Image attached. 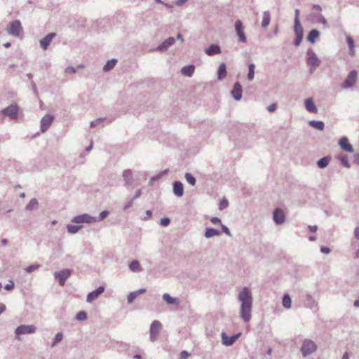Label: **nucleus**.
Returning a JSON list of instances; mask_svg holds the SVG:
<instances>
[{"instance_id": "14", "label": "nucleus", "mask_w": 359, "mask_h": 359, "mask_svg": "<svg viewBox=\"0 0 359 359\" xmlns=\"http://www.w3.org/2000/svg\"><path fill=\"white\" fill-rule=\"evenodd\" d=\"M122 177L126 187L131 186L134 182L133 171L130 169H126L122 172Z\"/></svg>"}, {"instance_id": "43", "label": "nucleus", "mask_w": 359, "mask_h": 359, "mask_svg": "<svg viewBox=\"0 0 359 359\" xmlns=\"http://www.w3.org/2000/svg\"><path fill=\"white\" fill-rule=\"evenodd\" d=\"M87 318V313L84 311L78 312L76 315V319L78 320H84Z\"/></svg>"}, {"instance_id": "44", "label": "nucleus", "mask_w": 359, "mask_h": 359, "mask_svg": "<svg viewBox=\"0 0 359 359\" xmlns=\"http://www.w3.org/2000/svg\"><path fill=\"white\" fill-rule=\"evenodd\" d=\"M40 267H41L40 264H32V265H30V266H27V268H25V271L27 273H32V272L39 269Z\"/></svg>"}, {"instance_id": "51", "label": "nucleus", "mask_w": 359, "mask_h": 359, "mask_svg": "<svg viewBox=\"0 0 359 359\" xmlns=\"http://www.w3.org/2000/svg\"><path fill=\"white\" fill-rule=\"evenodd\" d=\"M15 284L13 280H10L8 284L4 286L5 290H11L14 288Z\"/></svg>"}, {"instance_id": "56", "label": "nucleus", "mask_w": 359, "mask_h": 359, "mask_svg": "<svg viewBox=\"0 0 359 359\" xmlns=\"http://www.w3.org/2000/svg\"><path fill=\"white\" fill-rule=\"evenodd\" d=\"M65 72L69 74H74L76 72V69L75 67L69 66L65 69Z\"/></svg>"}, {"instance_id": "9", "label": "nucleus", "mask_w": 359, "mask_h": 359, "mask_svg": "<svg viewBox=\"0 0 359 359\" xmlns=\"http://www.w3.org/2000/svg\"><path fill=\"white\" fill-rule=\"evenodd\" d=\"M161 325V323L158 320H154L151 323L149 330V339L151 341L154 342L156 340Z\"/></svg>"}, {"instance_id": "47", "label": "nucleus", "mask_w": 359, "mask_h": 359, "mask_svg": "<svg viewBox=\"0 0 359 359\" xmlns=\"http://www.w3.org/2000/svg\"><path fill=\"white\" fill-rule=\"evenodd\" d=\"M170 223V219L169 217H163L160 220V224L163 226H167Z\"/></svg>"}, {"instance_id": "27", "label": "nucleus", "mask_w": 359, "mask_h": 359, "mask_svg": "<svg viewBox=\"0 0 359 359\" xmlns=\"http://www.w3.org/2000/svg\"><path fill=\"white\" fill-rule=\"evenodd\" d=\"M195 67L193 65L184 66L182 68L181 72L183 75L191 76L194 72Z\"/></svg>"}, {"instance_id": "33", "label": "nucleus", "mask_w": 359, "mask_h": 359, "mask_svg": "<svg viewBox=\"0 0 359 359\" xmlns=\"http://www.w3.org/2000/svg\"><path fill=\"white\" fill-rule=\"evenodd\" d=\"M129 269L133 272H137L142 271L140 262L137 260L132 261L129 264Z\"/></svg>"}, {"instance_id": "46", "label": "nucleus", "mask_w": 359, "mask_h": 359, "mask_svg": "<svg viewBox=\"0 0 359 359\" xmlns=\"http://www.w3.org/2000/svg\"><path fill=\"white\" fill-rule=\"evenodd\" d=\"M109 215V212L107 210H103L100 213L98 217H97V221H102L105 219Z\"/></svg>"}, {"instance_id": "8", "label": "nucleus", "mask_w": 359, "mask_h": 359, "mask_svg": "<svg viewBox=\"0 0 359 359\" xmlns=\"http://www.w3.org/2000/svg\"><path fill=\"white\" fill-rule=\"evenodd\" d=\"M71 274L72 270L67 269L55 272L54 277L55 279L58 280L59 285L60 286H64L66 280L71 276Z\"/></svg>"}, {"instance_id": "22", "label": "nucleus", "mask_w": 359, "mask_h": 359, "mask_svg": "<svg viewBox=\"0 0 359 359\" xmlns=\"http://www.w3.org/2000/svg\"><path fill=\"white\" fill-rule=\"evenodd\" d=\"M304 106L306 110L311 113H317L318 109L316 105L313 100V98L309 97L305 100Z\"/></svg>"}, {"instance_id": "32", "label": "nucleus", "mask_w": 359, "mask_h": 359, "mask_svg": "<svg viewBox=\"0 0 359 359\" xmlns=\"http://www.w3.org/2000/svg\"><path fill=\"white\" fill-rule=\"evenodd\" d=\"M270 21H271V15H270L269 11H264L263 13V20L262 22V27L263 28L266 27L269 25Z\"/></svg>"}, {"instance_id": "25", "label": "nucleus", "mask_w": 359, "mask_h": 359, "mask_svg": "<svg viewBox=\"0 0 359 359\" xmlns=\"http://www.w3.org/2000/svg\"><path fill=\"white\" fill-rule=\"evenodd\" d=\"M220 234H221V232L216 229L206 228L205 233H204V236L206 238H210L214 236H219Z\"/></svg>"}, {"instance_id": "49", "label": "nucleus", "mask_w": 359, "mask_h": 359, "mask_svg": "<svg viewBox=\"0 0 359 359\" xmlns=\"http://www.w3.org/2000/svg\"><path fill=\"white\" fill-rule=\"evenodd\" d=\"M221 227H222V231L224 233H225L228 236L232 237V235H231V232L229 231V229L226 226H225L224 224H221Z\"/></svg>"}, {"instance_id": "17", "label": "nucleus", "mask_w": 359, "mask_h": 359, "mask_svg": "<svg viewBox=\"0 0 359 359\" xmlns=\"http://www.w3.org/2000/svg\"><path fill=\"white\" fill-rule=\"evenodd\" d=\"M56 36V33L50 32L40 40V46L42 49L46 50L52 40Z\"/></svg>"}, {"instance_id": "11", "label": "nucleus", "mask_w": 359, "mask_h": 359, "mask_svg": "<svg viewBox=\"0 0 359 359\" xmlns=\"http://www.w3.org/2000/svg\"><path fill=\"white\" fill-rule=\"evenodd\" d=\"M273 219L277 225L283 224L285 221V215L282 209L277 208L273 210Z\"/></svg>"}, {"instance_id": "31", "label": "nucleus", "mask_w": 359, "mask_h": 359, "mask_svg": "<svg viewBox=\"0 0 359 359\" xmlns=\"http://www.w3.org/2000/svg\"><path fill=\"white\" fill-rule=\"evenodd\" d=\"M105 121H107V124L111 123V121H112L111 119L107 120V118H105V117L99 118H97L96 120L92 121L90 123V126L92 128L97 127V126H99L100 125L102 124Z\"/></svg>"}, {"instance_id": "41", "label": "nucleus", "mask_w": 359, "mask_h": 359, "mask_svg": "<svg viewBox=\"0 0 359 359\" xmlns=\"http://www.w3.org/2000/svg\"><path fill=\"white\" fill-rule=\"evenodd\" d=\"M81 228V226H76V225H73V224H68L67 226V231L69 233H77Z\"/></svg>"}, {"instance_id": "34", "label": "nucleus", "mask_w": 359, "mask_h": 359, "mask_svg": "<svg viewBox=\"0 0 359 359\" xmlns=\"http://www.w3.org/2000/svg\"><path fill=\"white\" fill-rule=\"evenodd\" d=\"M116 62L117 60L114 58L107 60V62H106L103 67V71L108 72L112 69L116 65Z\"/></svg>"}, {"instance_id": "58", "label": "nucleus", "mask_w": 359, "mask_h": 359, "mask_svg": "<svg viewBox=\"0 0 359 359\" xmlns=\"http://www.w3.org/2000/svg\"><path fill=\"white\" fill-rule=\"evenodd\" d=\"M320 251L323 253L329 254L331 251L330 248L326 246H323L320 248Z\"/></svg>"}, {"instance_id": "7", "label": "nucleus", "mask_w": 359, "mask_h": 359, "mask_svg": "<svg viewBox=\"0 0 359 359\" xmlns=\"http://www.w3.org/2000/svg\"><path fill=\"white\" fill-rule=\"evenodd\" d=\"M72 222L73 223L81 224V223H88L91 224L97 222V217L90 216L87 213H84L82 215H79L74 217L72 219Z\"/></svg>"}, {"instance_id": "62", "label": "nucleus", "mask_w": 359, "mask_h": 359, "mask_svg": "<svg viewBox=\"0 0 359 359\" xmlns=\"http://www.w3.org/2000/svg\"><path fill=\"white\" fill-rule=\"evenodd\" d=\"M295 16H294V22L300 21L299 20V10L298 8H296L294 11Z\"/></svg>"}, {"instance_id": "64", "label": "nucleus", "mask_w": 359, "mask_h": 359, "mask_svg": "<svg viewBox=\"0 0 359 359\" xmlns=\"http://www.w3.org/2000/svg\"><path fill=\"white\" fill-rule=\"evenodd\" d=\"M354 234H355V238L359 239V226H358L355 229Z\"/></svg>"}, {"instance_id": "30", "label": "nucleus", "mask_w": 359, "mask_h": 359, "mask_svg": "<svg viewBox=\"0 0 359 359\" xmlns=\"http://www.w3.org/2000/svg\"><path fill=\"white\" fill-rule=\"evenodd\" d=\"M330 159L331 158L329 156L323 157L317 161V165L320 168H325L328 165Z\"/></svg>"}, {"instance_id": "45", "label": "nucleus", "mask_w": 359, "mask_h": 359, "mask_svg": "<svg viewBox=\"0 0 359 359\" xmlns=\"http://www.w3.org/2000/svg\"><path fill=\"white\" fill-rule=\"evenodd\" d=\"M137 297V295L135 294V292H130L128 297H127V301H128V304H131L133 302V301L136 299V297Z\"/></svg>"}, {"instance_id": "55", "label": "nucleus", "mask_w": 359, "mask_h": 359, "mask_svg": "<svg viewBox=\"0 0 359 359\" xmlns=\"http://www.w3.org/2000/svg\"><path fill=\"white\" fill-rule=\"evenodd\" d=\"M63 339V334L62 332H58L56 334L54 340H55V342H60Z\"/></svg>"}, {"instance_id": "42", "label": "nucleus", "mask_w": 359, "mask_h": 359, "mask_svg": "<svg viewBox=\"0 0 359 359\" xmlns=\"http://www.w3.org/2000/svg\"><path fill=\"white\" fill-rule=\"evenodd\" d=\"M339 160L341 161V163L346 167V168H349L351 167V165L350 163H348V157L345 154H343V155H341L339 157Z\"/></svg>"}, {"instance_id": "61", "label": "nucleus", "mask_w": 359, "mask_h": 359, "mask_svg": "<svg viewBox=\"0 0 359 359\" xmlns=\"http://www.w3.org/2000/svg\"><path fill=\"white\" fill-rule=\"evenodd\" d=\"M31 84H32V90H33L34 93L36 95H38V90H37V88H36V83H34V81H31Z\"/></svg>"}, {"instance_id": "60", "label": "nucleus", "mask_w": 359, "mask_h": 359, "mask_svg": "<svg viewBox=\"0 0 359 359\" xmlns=\"http://www.w3.org/2000/svg\"><path fill=\"white\" fill-rule=\"evenodd\" d=\"M276 104L275 103H273L271 104H270L268 107H267V109L270 112H273L276 110Z\"/></svg>"}, {"instance_id": "23", "label": "nucleus", "mask_w": 359, "mask_h": 359, "mask_svg": "<svg viewBox=\"0 0 359 359\" xmlns=\"http://www.w3.org/2000/svg\"><path fill=\"white\" fill-rule=\"evenodd\" d=\"M205 53L208 55H214L221 53L220 46L217 44H211L208 48L205 50Z\"/></svg>"}, {"instance_id": "48", "label": "nucleus", "mask_w": 359, "mask_h": 359, "mask_svg": "<svg viewBox=\"0 0 359 359\" xmlns=\"http://www.w3.org/2000/svg\"><path fill=\"white\" fill-rule=\"evenodd\" d=\"M229 205L228 201L226 198H223L221 200L219 203V209L222 210L224 208H226Z\"/></svg>"}, {"instance_id": "4", "label": "nucleus", "mask_w": 359, "mask_h": 359, "mask_svg": "<svg viewBox=\"0 0 359 359\" xmlns=\"http://www.w3.org/2000/svg\"><path fill=\"white\" fill-rule=\"evenodd\" d=\"M36 327L32 325H20L15 330L16 339L18 340H20V338L19 337L20 335L33 334L36 332Z\"/></svg>"}, {"instance_id": "20", "label": "nucleus", "mask_w": 359, "mask_h": 359, "mask_svg": "<svg viewBox=\"0 0 359 359\" xmlns=\"http://www.w3.org/2000/svg\"><path fill=\"white\" fill-rule=\"evenodd\" d=\"M173 193L177 197H181L184 194V186L180 181H175L173 182Z\"/></svg>"}, {"instance_id": "59", "label": "nucleus", "mask_w": 359, "mask_h": 359, "mask_svg": "<svg viewBox=\"0 0 359 359\" xmlns=\"http://www.w3.org/2000/svg\"><path fill=\"white\" fill-rule=\"evenodd\" d=\"M134 200H133L132 198L123 206V209L124 210L130 208L132 205H133V202Z\"/></svg>"}, {"instance_id": "26", "label": "nucleus", "mask_w": 359, "mask_h": 359, "mask_svg": "<svg viewBox=\"0 0 359 359\" xmlns=\"http://www.w3.org/2000/svg\"><path fill=\"white\" fill-rule=\"evenodd\" d=\"M320 36V32L316 29H311L307 36V40L311 43H314L316 39Z\"/></svg>"}, {"instance_id": "10", "label": "nucleus", "mask_w": 359, "mask_h": 359, "mask_svg": "<svg viewBox=\"0 0 359 359\" xmlns=\"http://www.w3.org/2000/svg\"><path fill=\"white\" fill-rule=\"evenodd\" d=\"M2 113L9 116L12 119H15L18 116V107L17 104H11L2 110Z\"/></svg>"}, {"instance_id": "37", "label": "nucleus", "mask_w": 359, "mask_h": 359, "mask_svg": "<svg viewBox=\"0 0 359 359\" xmlns=\"http://www.w3.org/2000/svg\"><path fill=\"white\" fill-rule=\"evenodd\" d=\"M291 304H292V301H291L290 296L288 294H284V296L283 297V306L285 309H288L291 308V306H292Z\"/></svg>"}, {"instance_id": "63", "label": "nucleus", "mask_w": 359, "mask_h": 359, "mask_svg": "<svg viewBox=\"0 0 359 359\" xmlns=\"http://www.w3.org/2000/svg\"><path fill=\"white\" fill-rule=\"evenodd\" d=\"M353 162L355 163V164H358L359 165V154H355L354 155V161Z\"/></svg>"}, {"instance_id": "21", "label": "nucleus", "mask_w": 359, "mask_h": 359, "mask_svg": "<svg viewBox=\"0 0 359 359\" xmlns=\"http://www.w3.org/2000/svg\"><path fill=\"white\" fill-rule=\"evenodd\" d=\"M339 144L341 147V148L346 151H353V146L351 144H349L348 139L346 137H341L339 141Z\"/></svg>"}, {"instance_id": "28", "label": "nucleus", "mask_w": 359, "mask_h": 359, "mask_svg": "<svg viewBox=\"0 0 359 359\" xmlns=\"http://www.w3.org/2000/svg\"><path fill=\"white\" fill-rule=\"evenodd\" d=\"M162 299L169 305H175L179 303L177 298L172 297L169 294L165 293L162 296Z\"/></svg>"}, {"instance_id": "15", "label": "nucleus", "mask_w": 359, "mask_h": 359, "mask_svg": "<svg viewBox=\"0 0 359 359\" xmlns=\"http://www.w3.org/2000/svg\"><path fill=\"white\" fill-rule=\"evenodd\" d=\"M235 29H236V34H237L239 39L242 42L245 43L247 41V38L243 32V23L241 20H238L236 21Z\"/></svg>"}, {"instance_id": "38", "label": "nucleus", "mask_w": 359, "mask_h": 359, "mask_svg": "<svg viewBox=\"0 0 359 359\" xmlns=\"http://www.w3.org/2000/svg\"><path fill=\"white\" fill-rule=\"evenodd\" d=\"M346 41L349 48V54L353 55L354 54V41L350 36H347Z\"/></svg>"}, {"instance_id": "29", "label": "nucleus", "mask_w": 359, "mask_h": 359, "mask_svg": "<svg viewBox=\"0 0 359 359\" xmlns=\"http://www.w3.org/2000/svg\"><path fill=\"white\" fill-rule=\"evenodd\" d=\"M226 76V67L224 63L220 64L217 70V77L219 80H222Z\"/></svg>"}, {"instance_id": "53", "label": "nucleus", "mask_w": 359, "mask_h": 359, "mask_svg": "<svg viewBox=\"0 0 359 359\" xmlns=\"http://www.w3.org/2000/svg\"><path fill=\"white\" fill-rule=\"evenodd\" d=\"M210 221L212 224H222V220L219 218V217H213L210 219Z\"/></svg>"}, {"instance_id": "57", "label": "nucleus", "mask_w": 359, "mask_h": 359, "mask_svg": "<svg viewBox=\"0 0 359 359\" xmlns=\"http://www.w3.org/2000/svg\"><path fill=\"white\" fill-rule=\"evenodd\" d=\"M142 195V190L140 189L136 191L135 195L133 196L132 199L133 200H135L138 198H140Z\"/></svg>"}, {"instance_id": "36", "label": "nucleus", "mask_w": 359, "mask_h": 359, "mask_svg": "<svg viewBox=\"0 0 359 359\" xmlns=\"http://www.w3.org/2000/svg\"><path fill=\"white\" fill-rule=\"evenodd\" d=\"M294 32L296 35H304V29L300 23V21L294 22Z\"/></svg>"}, {"instance_id": "19", "label": "nucleus", "mask_w": 359, "mask_h": 359, "mask_svg": "<svg viewBox=\"0 0 359 359\" xmlns=\"http://www.w3.org/2000/svg\"><path fill=\"white\" fill-rule=\"evenodd\" d=\"M242 86L239 82H236L231 92L232 97L237 101L240 100L242 97Z\"/></svg>"}, {"instance_id": "13", "label": "nucleus", "mask_w": 359, "mask_h": 359, "mask_svg": "<svg viewBox=\"0 0 359 359\" xmlns=\"http://www.w3.org/2000/svg\"><path fill=\"white\" fill-rule=\"evenodd\" d=\"M241 333H238L232 336H227L225 332H222L221 337L222 339V344L225 346H229L234 344V342L239 338Z\"/></svg>"}, {"instance_id": "50", "label": "nucleus", "mask_w": 359, "mask_h": 359, "mask_svg": "<svg viewBox=\"0 0 359 359\" xmlns=\"http://www.w3.org/2000/svg\"><path fill=\"white\" fill-rule=\"evenodd\" d=\"M303 39V35H296V39L294 41L295 46H299Z\"/></svg>"}, {"instance_id": "52", "label": "nucleus", "mask_w": 359, "mask_h": 359, "mask_svg": "<svg viewBox=\"0 0 359 359\" xmlns=\"http://www.w3.org/2000/svg\"><path fill=\"white\" fill-rule=\"evenodd\" d=\"M180 359H187L189 356L190 355L189 353L187 351H182L180 353Z\"/></svg>"}, {"instance_id": "39", "label": "nucleus", "mask_w": 359, "mask_h": 359, "mask_svg": "<svg viewBox=\"0 0 359 359\" xmlns=\"http://www.w3.org/2000/svg\"><path fill=\"white\" fill-rule=\"evenodd\" d=\"M184 177L189 184H191V186L196 185V180L191 173L186 172Z\"/></svg>"}, {"instance_id": "54", "label": "nucleus", "mask_w": 359, "mask_h": 359, "mask_svg": "<svg viewBox=\"0 0 359 359\" xmlns=\"http://www.w3.org/2000/svg\"><path fill=\"white\" fill-rule=\"evenodd\" d=\"M318 22L323 24L325 25V27L327 26L326 19L320 14L318 16Z\"/></svg>"}, {"instance_id": "2", "label": "nucleus", "mask_w": 359, "mask_h": 359, "mask_svg": "<svg viewBox=\"0 0 359 359\" xmlns=\"http://www.w3.org/2000/svg\"><path fill=\"white\" fill-rule=\"evenodd\" d=\"M316 349L317 345L316 343L311 339H306L302 342L300 351L302 354V356L304 358H306L307 356L314 353Z\"/></svg>"}, {"instance_id": "6", "label": "nucleus", "mask_w": 359, "mask_h": 359, "mask_svg": "<svg viewBox=\"0 0 359 359\" xmlns=\"http://www.w3.org/2000/svg\"><path fill=\"white\" fill-rule=\"evenodd\" d=\"M357 76V71L351 70L348 73L347 77L345 79L344 82L341 83V88L343 89H346L353 87L356 83Z\"/></svg>"}, {"instance_id": "3", "label": "nucleus", "mask_w": 359, "mask_h": 359, "mask_svg": "<svg viewBox=\"0 0 359 359\" xmlns=\"http://www.w3.org/2000/svg\"><path fill=\"white\" fill-rule=\"evenodd\" d=\"M307 55V63L311 67L310 72L312 73L318 67L320 61L317 57L316 54L313 52V50L311 48L308 49L306 51Z\"/></svg>"}, {"instance_id": "12", "label": "nucleus", "mask_w": 359, "mask_h": 359, "mask_svg": "<svg viewBox=\"0 0 359 359\" xmlns=\"http://www.w3.org/2000/svg\"><path fill=\"white\" fill-rule=\"evenodd\" d=\"M54 120V116L50 114L45 115L41 120V131L42 133L46 132L48 128L51 126Z\"/></svg>"}, {"instance_id": "18", "label": "nucleus", "mask_w": 359, "mask_h": 359, "mask_svg": "<svg viewBox=\"0 0 359 359\" xmlns=\"http://www.w3.org/2000/svg\"><path fill=\"white\" fill-rule=\"evenodd\" d=\"M104 291V287L103 286H100L96 290L89 292L86 297L87 302H92L96 299L102 293H103Z\"/></svg>"}, {"instance_id": "35", "label": "nucleus", "mask_w": 359, "mask_h": 359, "mask_svg": "<svg viewBox=\"0 0 359 359\" xmlns=\"http://www.w3.org/2000/svg\"><path fill=\"white\" fill-rule=\"evenodd\" d=\"M39 208V203L36 198L30 200L29 203L26 206V210L29 211L36 210Z\"/></svg>"}, {"instance_id": "1", "label": "nucleus", "mask_w": 359, "mask_h": 359, "mask_svg": "<svg viewBox=\"0 0 359 359\" xmlns=\"http://www.w3.org/2000/svg\"><path fill=\"white\" fill-rule=\"evenodd\" d=\"M238 300L241 302L240 317L245 323H248L252 317V295L251 291L247 287H243L238 294Z\"/></svg>"}, {"instance_id": "5", "label": "nucleus", "mask_w": 359, "mask_h": 359, "mask_svg": "<svg viewBox=\"0 0 359 359\" xmlns=\"http://www.w3.org/2000/svg\"><path fill=\"white\" fill-rule=\"evenodd\" d=\"M6 32L13 36H19L22 30L21 22L20 20H14L8 23L6 29Z\"/></svg>"}, {"instance_id": "40", "label": "nucleus", "mask_w": 359, "mask_h": 359, "mask_svg": "<svg viewBox=\"0 0 359 359\" xmlns=\"http://www.w3.org/2000/svg\"><path fill=\"white\" fill-rule=\"evenodd\" d=\"M255 65L253 63H250L248 66V79L250 81H252L254 79L255 76Z\"/></svg>"}, {"instance_id": "16", "label": "nucleus", "mask_w": 359, "mask_h": 359, "mask_svg": "<svg viewBox=\"0 0 359 359\" xmlns=\"http://www.w3.org/2000/svg\"><path fill=\"white\" fill-rule=\"evenodd\" d=\"M175 43V39L174 37H169L162 42L156 48V51L164 52L168 50L169 47L172 46Z\"/></svg>"}, {"instance_id": "24", "label": "nucleus", "mask_w": 359, "mask_h": 359, "mask_svg": "<svg viewBox=\"0 0 359 359\" xmlns=\"http://www.w3.org/2000/svg\"><path fill=\"white\" fill-rule=\"evenodd\" d=\"M309 125L320 131H323L325 128V123L322 121L311 120L309 121Z\"/></svg>"}]
</instances>
